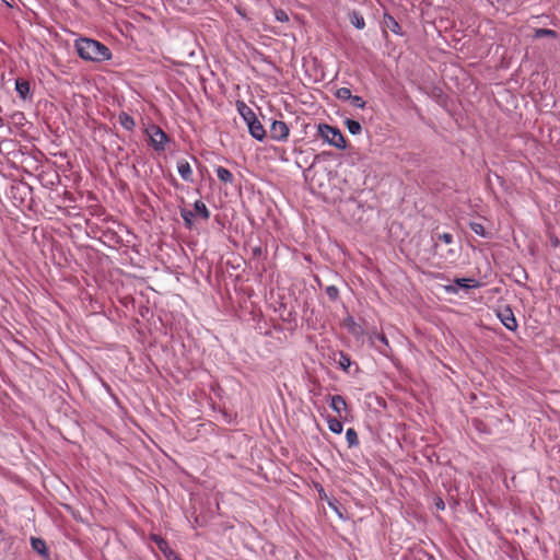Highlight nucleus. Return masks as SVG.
<instances>
[{"label": "nucleus", "instance_id": "nucleus-1", "mask_svg": "<svg viewBox=\"0 0 560 560\" xmlns=\"http://www.w3.org/2000/svg\"><path fill=\"white\" fill-rule=\"evenodd\" d=\"M75 48L78 55L85 60L105 61L112 57L110 50L107 46L90 38L78 39L75 42Z\"/></svg>", "mask_w": 560, "mask_h": 560}, {"label": "nucleus", "instance_id": "nucleus-2", "mask_svg": "<svg viewBox=\"0 0 560 560\" xmlns=\"http://www.w3.org/2000/svg\"><path fill=\"white\" fill-rule=\"evenodd\" d=\"M318 135L326 142H328L330 145L337 149H345L347 145L343 135L336 127L329 126L327 124H320L318 126Z\"/></svg>", "mask_w": 560, "mask_h": 560}, {"label": "nucleus", "instance_id": "nucleus-3", "mask_svg": "<svg viewBox=\"0 0 560 560\" xmlns=\"http://www.w3.org/2000/svg\"><path fill=\"white\" fill-rule=\"evenodd\" d=\"M147 133L150 138L151 144L156 151H163L165 149V144L168 141V138L159 126H150L147 129Z\"/></svg>", "mask_w": 560, "mask_h": 560}, {"label": "nucleus", "instance_id": "nucleus-4", "mask_svg": "<svg viewBox=\"0 0 560 560\" xmlns=\"http://www.w3.org/2000/svg\"><path fill=\"white\" fill-rule=\"evenodd\" d=\"M290 129L282 120H273L270 126V138L276 141H285L289 137Z\"/></svg>", "mask_w": 560, "mask_h": 560}, {"label": "nucleus", "instance_id": "nucleus-5", "mask_svg": "<svg viewBox=\"0 0 560 560\" xmlns=\"http://www.w3.org/2000/svg\"><path fill=\"white\" fill-rule=\"evenodd\" d=\"M498 317L500 318L501 323L509 330L515 331L517 329V327H518L517 320L514 316V313L512 312V310L509 306L501 308L498 312Z\"/></svg>", "mask_w": 560, "mask_h": 560}, {"label": "nucleus", "instance_id": "nucleus-6", "mask_svg": "<svg viewBox=\"0 0 560 560\" xmlns=\"http://www.w3.org/2000/svg\"><path fill=\"white\" fill-rule=\"evenodd\" d=\"M248 131L253 138L258 141H262L266 137V130L262 124L256 118L247 122Z\"/></svg>", "mask_w": 560, "mask_h": 560}, {"label": "nucleus", "instance_id": "nucleus-7", "mask_svg": "<svg viewBox=\"0 0 560 560\" xmlns=\"http://www.w3.org/2000/svg\"><path fill=\"white\" fill-rule=\"evenodd\" d=\"M177 172L180 175V177L188 183H191L194 180V172L189 164V162L185 159H179L176 163Z\"/></svg>", "mask_w": 560, "mask_h": 560}, {"label": "nucleus", "instance_id": "nucleus-8", "mask_svg": "<svg viewBox=\"0 0 560 560\" xmlns=\"http://www.w3.org/2000/svg\"><path fill=\"white\" fill-rule=\"evenodd\" d=\"M329 406L339 416H341V412L347 409V402L341 395L331 396Z\"/></svg>", "mask_w": 560, "mask_h": 560}, {"label": "nucleus", "instance_id": "nucleus-9", "mask_svg": "<svg viewBox=\"0 0 560 560\" xmlns=\"http://www.w3.org/2000/svg\"><path fill=\"white\" fill-rule=\"evenodd\" d=\"M236 108L240 115L246 121V124L249 122L252 119L256 118V115L253 112V109L249 106H247L244 102L238 101L236 103Z\"/></svg>", "mask_w": 560, "mask_h": 560}, {"label": "nucleus", "instance_id": "nucleus-10", "mask_svg": "<svg viewBox=\"0 0 560 560\" xmlns=\"http://www.w3.org/2000/svg\"><path fill=\"white\" fill-rule=\"evenodd\" d=\"M31 546L34 551L38 552L39 555L44 556L45 558H47L49 556L47 545L44 539L38 538V537H31Z\"/></svg>", "mask_w": 560, "mask_h": 560}, {"label": "nucleus", "instance_id": "nucleus-11", "mask_svg": "<svg viewBox=\"0 0 560 560\" xmlns=\"http://www.w3.org/2000/svg\"><path fill=\"white\" fill-rule=\"evenodd\" d=\"M350 23L358 30H363L365 27V21L363 15L359 11H351L348 14Z\"/></svg>", "mask_w": 560, "mask_h": 560}, {"label": "nucleus", "instance_id": "nucleus-12", "mask_svg": "<svg viewBox=\"0 0 560 560\" xmlns=\"http://www.w3.org/2000/svg\"><path fill=\"white\" fill-rule=\"evenodd\" d=\"M15 90L21 98L25 100L30 93V83L26 80L18 79L15 81Z\"/></svg>", "mask_w": 560, "mask_h": 560}, {"label": "nucleus", "instance_id": "nucleus-13", "mask_svg": "<svg viewBox=\"0 0 560 560\" xmlns=\"http://www.w3.org/2000/svg\"><path fill=\"white\" fill-rule=\"evenodd\" d=\"M119 124L126 129V130H133L136 127L135 119L127 113L121 112L118 116Z\"/></svg>", "mask_w": 560, "mask_h": 560}, {"label": "nucleus", "instance_id": "nucleus-14", "mask_svg": "<svg viewBox=\"0 0 560 560\" xmlns=\"http://www.w3.org/2000/svg\"><path fill=\"white\" fill-rule=\"evenodd\" d=\"M215 173H217L218 178L225 184H231L234 179L233 174L228 168H225L223 166H218L215 168Z\"/></svg>", "mask_w": 560, "mask_h": 560}, {"label": "nucleus", "instance_id": "nucleus-15", "mask_svg": "<svg viewBox=\"0 0 560 560\" xmlns=\"http://www.w3.org/2000/svg\"><path fill=\"white\" fill-rule=\"evenodd\" d=\"M195 212L200 215L202 219L208 220L210 218V211L208 210L205 202L201 200H197L194 203Z\"/></svg>", "mask_w": 560, "mask_h": 560}, {"label": "nucleus", "instance_id": "nucleus-16", "mask_svg": "<svg viewBox=\"0 0 560 560\" xmlns=\"http://www.w3.org/2000/svg\"><path fill=\"white\" fill-rule=\"evenodd\" d=\"M336 362L338 363L339 368L342 369L345 372H349L348 370L352 363L350 357L345 352H339Z\"/></svg>", "mask_w": 560, "mask_h": 560}, {"label": "nucleus", "instance_id": "nucleus-17", "mask_svg": "<svg viewBox=\"0 0 560 560\" xmlns=\"http://www.w3.org/2000/svg\"><path fill=\"white\" fill-rule=\"evenodd\" d=\"M327 424L329 430L336 434H340L343 430L341 421L338 420L337 418L328 417Z\"/></svg>", "mask_w": 560, "mask_h": 560}, {"label": "nucleus", "instance_id": "nucleus-18", "mask_svg": "<svg viewBox=\"0 0 560 560\" xmlns=\"http://www.w3.org/2000/svg\"><path fill=\"white\" fill-rule=\"evenodd\" d=\"M345 125L351 135H359L362 130L361 124L353 119H346Z\"/></svg>", "mask_w": 560, "mask_h": 560}, {"label": "nucleus", "instance_id": "nucleus-19", "mask_svg": "<svg viewBox=\"0 0 560 560\" xmlns=\"http://www.w3.org/2000/svg\"><path fill=\"white\" fill-rule=\"evenodd\" d=\"M153 540L156 542L159 549L164 553L165 558H167L168 552H174L167 544L166 540L159 536H153Z\"/></svg>", "mask_w": 560, "mask_h": 560}, {"label": "nucleus", "instance_id": "nucleus-20", "mask_svg": "<svg viewBox=\"0 0 560 560\" xmlns=\"http://www.w3.org/2000/svg\"><path fill=\"white\" fill-rule=\"evenodd\" d=\"M346 439H347V442H348V445L351 447V446H355L359 444V438H358V434L355 432V430L353 428H349L346 432Z\"/></svg>", "mask_w": 560, "mask_h": 560}, {"label": "nucleus", "instance_id": "nucleus-21", "mask_svg": "<svg viewBox=\"0 0 560 560\" xmlns=\"http://www.w3.org/2000/svg\"><path fill=\"white\" fill-rule=\"evenodd\" d=\"M469 226L475 234H477L481 237L489 236V233L486 231L485 226L481 223L470 222Z\"/></svg>", "mask_w": 560, "mask_h": 560}, {"label": "nucleus", "instance_id": "nucleus-22", "mask_svg": "<svg viewBox=\"0 0 560 560\" xmlns=\"http://www.w3.org/2000/svg\"><path fill=\"white\" fill-rule=\"evenodd\" d=\"M336 97L341 101H350L352 93L348 88H339L336 93Z\"/></svg>", "mask_w": 560, "mask_h": 560}, {"label": "nucleus", "instance_id": "nucleus-23", "mask_svg": "<svg viewBox=\"0 0 560 560\" xmlns=\"http://www.w3.org/2000/svg\"><path fill=\"white\" fill-rule=\"evenodd\" d=\"M180 214H182V218H183V220L185 222V225L190 229L192 226V224H194L192 223V218L195 215L194 212L190 211V210L184 209V210L180 211Z\"/></svg>", "mask_w": 560, "mask_h": 560}, {"label": "nucleus", "instance_id": "nucleus-24", "mask_svg": "<svg viewBox=\"0 0 560 560\" xmlns=\"http://www.w3.org/2000/svg\"><path fill=\"white\" fill-rule=\"evenodd\" d=\"M436 240L443 242L444 244H452L454 242V237L451 233H442L436 235Z\"/></svg>", "mask_w": 560, "mask_h": 560}, {"label": "nucleus", "instance_id": "nucleus-25", "mask_svg": "<svg viewBox=\"0 0 560 560\" xmlns=\"http://www.w3.org/2000/svg\"><path fill=\"white\" fill-rule=\"evenodd\" d=\"M350 102L358 108H364L366 104L365 101L359 95H352Z\"/></svg>", "mask_w": 560, "mask_h": 560}, {"label": "nucleus", "instance_id": "nucleus-26", "mask_svg": "<svg viewBox=\"0 0 560 560\" xmlns=\"http://www.w3.org/2000/svg\"><path fill=\"white\" fill-rule=\"evenodd\" d=\"M536 36L537 37H546V36L555 37L556 32L553 30H549V28H538L536 31Z\"/></svg>", "mask_w": 560, "mask_h": 560}, {"label": "nucleus", "instance_id": "nucleus-27", "mask_svg": "<svg viewBox=\"0 0 560 560\" xmlns=\"http://www.w3.org/2000/svg\"><path fill=\"white\" fill-rule=\"evenodd\" d=\"M275 15H276V20L279 22H288L289 21V16H288L287 12L281 9L277 10L275 12Z\"/></svg>", "mask_w": 560, "mask_h": 560}, {"label": "nucleus", "instance_id": "nucleus-28", "mask_svg": "<svg viewBox=\"0 0 560 560\" xmlns=\"http://www.w3.org/2000/svg\"><path fill=\"white\" fill-rule=\"evenodd\" d=\"M326 293L327 295L331 299V300H336L337 296H338V290L336 287L334 285H330L326 289Z\"/></svg>", "mask_w": 560, "mask_h": 560}, {"label": "nucleus", "instance_id": "nucleus-29", "mask_svg": "<svg viewBox=\"0 0 560 560\" xmlns=\"http://www.w3.org/2000/svg\"><path fill=\"white\" fill-rule=\"evenodd\" d=\"M375 338L380 342H382L385 346V348H389L388 339L386 338V336L384 334H376Z\"/></svg>", "mask_w": 560, "mask_h": 560}, {"label": "nucleus", "instance_id": "nucleus-30", "mask_svg": "<svg viewBox=\"0 0 560 560\" xmlns=\"http://www.w3.org/2000/svg\"><path fill=\"white\" fill-rule=\"evenodd\" d=\"M167 560H183L178 553H176L175 551L174 552H168L167 555Z\"/></svg>", "mask_w": 560, "mask_h": 560}, {"label": "nucleus", "instance_id": "nucleus-31", "mask_svg": "<svg viewBox=\"0 0 560 560\" xmlns=\"http://www.w3.org/2000/svg\"><path fill=\"white\" fill-rule=\"evenodd\" d=\"M465 282H466V279H458V280H456V283H457L459 287L467 288L468 285H467Z\"/></svg>", "mask_w": 560, "mask_h": 560}, {"label": "nucleus", "instance_id": "nucleus-32", "mask_svg": "<svg viewBox=\"0 0 560 560\" xmlns=\"http://www.w3.org/2000/svg\"><path fill=\"white\" fill-rule=\"evenodd\" d=\"M389 20L392 21V31L393 32H396V28L395 27H398V23L392 18L389 16Z\"/></svg>", "mask_w": 560, "mask_h": 560}, {"label": "nucleus", "instance_id": "nucleus-33", "mask_svg": "<svg viewBox=\"0 0 560 560\" xmlns=\"http://www.w3.org/2000/svg\"><path fill=\"white\" fill-rule=\"evenodd\" d=\"M389 20L392 21V31L393 32H396V28L395 27H398V23L392 18L389 16Z\"/></svg>", "mask_w": 560, "mask_h": 560}, {"label": "nucleus", "instance_id": "nucleus-34", "mask_svg": "<svg viewBox=\"0 0 560 560\" xmlns=\"http://www.w3.org/2000/svg\"><path fill=\"white\" fill-rule=\"evenodd\" d=\"M447 255H448L450 257L454 258V257L456 256V253H455V250H454V249H452V248H451V249H448Z\"/></svg>", "mask_w": 560, "mask_h": 560}, {"label": "nucleus", "instance_id": "nucleus-35", "mask_svg": "<svg viewBox=\"0 0 560 560\" xmlns=\"http://www.w3.org/2000/svg\"><path fill=\"white\" fill-rule=\"evenodd\" d=\"M436 505H438L439 509H443L444 508V503H443L442 500H440V502L436 503Z\"/></svg>", "mask_w": 560, "mask_h": 560}, {"label": "nucleus", "instance_id": "nucleus-36", "mask_svg": "<svg viewBox=\"0 0 560 560\" xmlns=\"http://www.w3.org/2000/svg\"><path fill=\"white\" fill-rule=\"evenodd\" d=\"M380 352H381L382 354L387 355V351H386V349H380Z\"/></svg>", "mask_w": 560, "mask_h": 560}]
</instances>
